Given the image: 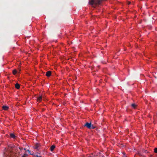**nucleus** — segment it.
Listing matches in <instances>:
<instances>
[{
	"mask_svg": "<svg viewBox=\"0 0 157 157\" xmlns=\"http://www.w3.org/2000/svg\"><path fill=\"white\" fill-rule=\"evenodd\" d=\"M106 0H90L89 2V4L92 6L93 7L96 8L99 5H100L102 2Z\"/></svg>",
	"mask_w": 157,
	"mask_h": 157,
	"instance_id": "1",
	"label": "nucleus"
},
{
	"mask_svg": "<svg viewBox=\"0 0 157 157\" xmlns=\"http://www.w3.org/2000/svg\"><path fill=\"white\" fill-rule=\"evenodd\" d=\"M40 144L39 143H36L34 146V148L36 149V150H38L40 149Z\"/></svg>",
	"mask_w": 157,
	"mask_h": 157,
	"instance_id": "2",
	"label": "nucleus"
},
{
	"mask_svg": "<svg viewBox=\"0 0 157 157\" xmlns=\"http://www.w3.org/2000/svg\"><path fill=\"white\" fill-rule=\"evenodd\" d=\"M91 123H89L88 122H86L84 125V126L86 127L87 128H88L89 129H91Z\"/></svg>",
	"mask_w": 157,
	"mask_h": 157,
	"instance_id": "3",
	"label": "nucleus"
},
{
	"mask_svg": "<svg viewBox=\"0 0 157 157\" xmlns=\"http://www.w3.org/2000/svg\"><path fill=\"white\" fill-rule=\"evenodd\" d=\"M51 75V71H48L46 72V75L47 77H49Z\"/></svg>",
	"mask_w": 157,
	"mask_h": 157,
	"instance_id": "4",
	"label": "nucleus"
},
{
	"mask_svg": "<svg viewBox=\"0 0 157 157\" xmlns=\"http://www.w3.org/2000/svg\"><path fill=\"white\" fill-rule=\"evenodd\" d=\"M2 108L5 110H7L8 109L9 107L8 106L4 105L2 106Z\"/></svg>",
	"mask_w": 157,
	"mask_h": 157,
	"instance_id": "5",
	"label": "nucleus"
},
{
	"mask_svg": "<svg viewBox=\"0 0 157 157\" xmlns=\"http://www.w3.org/2000/svg\"><path fill=\"white\" fill-rule=\"evenodd\" d=\"M10 137L13 139H15L16 137L15 135L13 133H10Z\"/></svg>",
	"mask_w": 157,
	"mask_h": 157,
	"instance_id": "6",
	"label": "nucleus"
},
{
	"mask_svg": "<svg viewBox=\"0 0 157 157\" xmlns=\"http://www.w3.org/2000/svg\"><path fill=\"white\" fill-rule=\"evenodd\" d=\"M55 146L54 145H52L50 147V150L51 151H53L54 148H55Z\"/></svg>",
	"mask_w": 157,
	"mask_h": 157,
	"instance_id": "7",
	"label": "nucleus"
},
{
	"mask_svg": "<svg viewBox=\"0 0 157 157\" xmlns=\"http://www.w3.org/2000/svg\"><path fill=\"white\" fill-rule=\"evenodd\" d=\"M42 97L41 96H40L37 98V101L39 102H40L42 99Z\"/></svg>",
	"mask_w": 157,
	"mask_h": 157,
	"instance_id": "8",
	"label": "nucleus"
},
{
	"mask_svg": "<svg viewBox=\"0 0 157 157\" xmlns=\"http://www.w3.org/2000/svg\"><path fill=\"white\" fill-rule=\"evenodd\" d=\"M15 86L16 88L17 89H19L20 87V85L19 84L17 83L15 84Z\"/></svg>",
	"mask_w": 157,
	"mask_h": 157,
	"instance_id": "9",
	"label": "nucleus"
},
{
	"mask_svg": "<svg viewBox=\"0 0 157 157\" xmlns=\"http://www.w3.org/2000/svg\"><path fill=\"white\" fill-rule=\"evenodd\" d=\"M131 106L133 108L135 109L136 108L137 105L135 104H132L131 105Z\"/></svg>",
	"mask_w": 157,
	"mask_h": 157,
	"instance_id": "10",
	"label": "nucleus"
},
{
	"mask_svg": "<svg viewBox=\"0 0 157 157\" xmlns=\"http://www.w3.org/2000/svg\"><path fill=\"white\" fill-rule=\"evenodd\" d=\"M17 73V71L16 69L14 70L13 71V74L14 75H15Z\"/></svg>",
	"mask_w": 157,
	"mask_h": 157,
	"instance_id": "11",
	"label": "nucleus"
},
{
	"mask_svg": "<svg viewBox=\"0 0 157 157\" xmlns=\"http://www.w3.org/2000/svg\"><path fill=\"white\" fill-rule=\"evenodd\" d=\"M95 128V127L93 124H91V129H94Z\"/></svg>",
	"mask_w": 157,
	"mask_h": 157,
	"instance_id": "12",
	"label": "nucleus"
},
{
	"mask_svg": "<svg viewBox=\"0 0 157 157\" xmlns=\"http://www.w3.org/2000/svg\"><path fill=\"white\" fill-rule=\"evenodd\" d=\"M154 152L155 153H157V148H155L154 149Z\"/></svg>",
	"mask_w": 157,
	"mask_h": 157,
	"instance_id": "13",
	"label": "nucleus"
},
{
	"mask_svg": "<svg viewBox=\"0 0 157 157\" xmlns=\"http://www.w3.org/2000/svg\"><path fill=\"white\" fill-rule=\"evenodd\" d=\"M34 157H42L41 156H39L37 155H34Z\"/></svg>",
	"mask_w": 157,
	"mask_h": 157,
	"instance_id": "14",
	"label": "nucleus"
},
{
	"mask_svg": "<svg viewBox=\"0 0 157 157\" xmlns=\"http://www.w3.org/2000/svg\"><path fill=\"white\" fill-rule=\"evenodd\" d=\"M23 155L26 157V156L27 155L26 153H24Z\"/></svg>",
	"mask_w": 157,
	"mask_h": 157,
	"instance_id": "15",
	"label": "nucleus"
},
{
	"mask_svg": "<svg viewBox=\"0 0 157 157\" xmlns=\"http://www.w3.org/2000/svg\"><path fill=\"white\" fill-rule=\"evenodd\" d=\"M30 154L31 153V151L29 150H27V151Z\"/></svg>",
	"mask_w": 157,
	"mask_h": 157,
	"instance_id": "16",
	"label": "nucleus"
},
{
	"mask_svg": "<svg viewBox=\"0 0 157 157\" xmlns=\"http://www.w3.org/2000/svg\"><path fill=\"white\" fill-rule=\"evenodd\" d=\"M30 155H33L34 156V155H36V154H35L34 153H33L32 154H31V153H30Z\"/></svg>",
	"mask_w": 157,
	"mask_h": 157,
	"instance_id": "17",
	"label": "nucleus"
},
{
	"mask_svg": "<svg viewBox=\"0 0 157 157\" xmlns=\"http://www.w3.org/2000/svg\"><path fill=\"white\" fill-rule=\"evenodd\" d=\"M23 149H24V150H26V149L25 148H24Z\"/></svg>",
	"mask_w": 157,
	"mask_h": 157,
	"instance_id": "18",
	"label": "nucleus"
},
{
	"mask_svg": "<svg viewBox=\"0 0 157 157\" xmlns=\"http://www.w3.org/2000/svg\"><path fill=\"white\" fill-rule=\"evenodd\" d=\"M21 157H25L23 155H22Z\"/></svg>",
	"mask_w": 157,
	"mask_h": 157,
	"instance_id": "19",
	"label": "nucleus"
},
{
	"mask_svg": "<svg viewBox=\"0 0 157 157\" xmlns=\"http://www.w3.org/2000/svg\"><path fill=\"white\" fill-rule=\"evenodd\" d=\"M130 2H129L128 3V4H130Z\"/></svg>",
	"mask_w": 157,
	"mask_h": 157,
	"instance_id": "20",
	"label": "nucleus"
}]
</instances>
